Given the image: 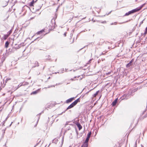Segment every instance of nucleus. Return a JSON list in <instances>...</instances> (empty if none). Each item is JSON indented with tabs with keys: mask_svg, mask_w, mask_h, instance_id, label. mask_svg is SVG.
<instances>
[{
	"mask_svg": "<svg viewBox=\"0 0 147 147\" xmlns=\"http://www.w3.org/2000/svg\"><path fill=\"white\" fill-rule=\"evenodd\" d=\"M80 102V98H78L70 104L67 108L66 110H68L73 108L76 105L78 102Z\"/></svg>",
	"mask_w": 147,
	"mask_h": 147,
	"instance_id": "nucleus-1",
	"label": "nucleus"
},
{
	"mask_svg": "<svg viewBox=\"0 0 147 147\" xmlns=\"http://www.w3.org/2000/svg\"><path fill=\"white\" fill-rule=\"evenodd\" d=\"M136 12H137V11L136 9H133V10H131V11H129L127 13H126L125 14L124 16H128L130 14H131L132 13H134Z\"/></svg>",
	"mask_w": 147,
	"mask_h": 147,
	"instance_id": "nucleus-2",
	"label": "nucleus"
},
{
	"mask_svg": "<svg viewBox=\"0 0 147 147\" xmlns=\"http://www.w3.org/2000/svg\"><path fill=\"white\" fill-rule=\"evenodd\" d=\"M75 99V97H72L69 98L66 101V103H68L71 102L73 100H74Z\"/></svg>",
	"mask_w": 147,
	"mask_h": 147,
	"instance_id": "nucleus-3",
	"label": "nucleus"
},
{
	"mask_svg": "<svg viewBox=\"0 0 147 147\" xmlns=\"http://www.w3.org/2000/svg\"><path fill=\"white\" fill-rule=\"evenodd\" d=\"M145 3H144L142 5H141L140 7H138L136 8V9L137 11H138L139 10H140L142 7H143L144 5H145Z\"/></svg>",
	"mask_w": 147,
	"mask_h": 147,
	"instance_id": "nucleus-4",
	"label": "nucleus"
},
{
	"mask_svg": "<svg viewBox=\"0 0 147 147\" xmlns=\"http://www.w3.org/2000/svg\"><path fill=\"white\" fill-rule=\"evenodd\" d=\"M123 97H124V98L125 99H127L130 97L129 94H125L123 96Z\"/></svg>",
	"mask_w": 147,
	"mask_h": 147,
	"instance_id": "nucleus-5",
	"label": "nucleus"
},
{
	"mask_svg": "<svg viewBox=\"0 0 147 147\" xmlns=\"http://www.w3.org/2000/svg\"><path fill=\"white\" fill-rule=\"evenodd\" d=\"M21 45H15V46L14 47V48L15 49H18L20 48L21 47Z\"/></svg>",
	"mask_w": 147,
	"mask_h": 147,
	"instance_id": "nucleus-6",
	"label": "nucleus"
},
{
	"mask_svg": "<svg viewBox=\"0 0 147 147\" xmlns=\"http://www.w3.org/2000/svg\"><path fill=\"white\" fill-rule=\"evenodd\" d=\"M117 99H115V100L112 102V104L113 106H114L115 105L117 102Z\"/></svg>",
	"mask_w": 147,
	"mask_h": 147,
	"instance_id": "nucleus-7",
	"label": "nucleus"
},
{
	"mask_svg": "<svg viewBox=\"0 0 147 147\" xmlns=\"http://www.w3.org/2000/svg\"><path fill=\"white\" fill-rule=\"evenodd\" d=\"M22 86V84H19L17 87H15V88L13 89V90L14 91L17 89L18 88L20 87L21 86Z\"/></svg>",
	"mask_w": 147,
	"mask_h": 147,
	"instance_id": "nucleus-8",
	"label": "nucleus"
},
{
	"mask_svg": "<svg viewBox=\"0 0 147 147\" xmlns=\"http://www.w3.org/2000/svg\"><path fill=\"white\" fill-rule=\"evenodd\" d=\"M77 125L78 127V128L79 130H80L81 129H82V127L80 123H77Z\"/></svg>",
	"mask_w": 147,
	"mask_h": 147,
	"instance_id": "nucleus-9",
	"label": "nucleus"
},
{
	"mask_svg": "<svg viewBox=\"0 0 147 147\" xmlns=\"http://www.w3.org/2000/svg\"><path fill=\"white\" fill-rule=\"evenodd\" d=\"M44 29L42 30H41L40 31L37 32L36 33V34H40L41 33H42V32H44Z\"/></svg>",
	"mask_w": 147,
	"mask_h": 147,
	"instance_id": "nucleus-10",
	"label": "nucleus"
},
{
	"mask_svg": "<svg viewBox=\"0 0 147 147\" xmlns=\"http://www.w3.org/2000/svg\"><path fill=\"white\" fill-rule=\"evenodd\" d=\"M88 146V143H84L82 146V147H87Z\"/></svg>",
	"mask_w": 147,
	"mask_h": 147,
	"instance_id": "nucleus-11",
	"label": "nucleus"
},
{
	"mask_svg": "<svg viewBox=\"0 0 147 147\" xmlns=\"http://www.w3.org/2000/svg\"><path fill=\"white\" fill-rule=\"evenodd\" d=\"M132 65V63L131 62H129V63H128L126 65V67H128Z\"/></svg>",
	"mask_w": 147,
	"mask_h": 147,
	"instance_id": "nucleus-12",
	"label": "nucleus"
},
{
	"mask_svg": "<svg viewBox=\"0 0 147 147\" xmlns=\"http://www.w3.org/2000/svg\"><path fill=\"white\" fill-rule=\"evenodd\" d=\"M91 134V132H89V133L87 135V137L90 138V137Z\"/></svg>",
	"mask_w": 147,
	"mask_h": 147,
	"instance_id": "nucleus-13",
	"label": "nucleus"
},
{
	"mask_svg": "<svg viewBox=\"0 0 147 147\" xmlns=\"http://www.w3.org/2000/svg\"><path fill=\"white\" fill-rule=\"evenodd\" d=\"M99 92V90L97 91L95 93H94V95H93V97H96V95L98 94Z\"/></svg>",
	"mask_w": 147,
	"mask_h": 147,
	"instance_id": "nucleus-14",
	"label": "nucleus"
},
{
	"mask_svg": "<svg viewBox=\"0 0 147 147\" xmlns=\"http://www.w3.org/2000/svg\"><path fill=\"white\" fill-rule=\"evenodd\" d=\"M34 3V1L33 0V1L30 3L29 5L30 6H33Z\"/></svg>",
	"mask_w": 147,
	"mask_h": 147,
	"instance_id": "nucleus-15",
	"label": "nucleus"
},
{
	"mask_svg": "<svg viewBox=\"0 0 147 147\" xmlns=\"http://www.w3.org/2000/svg\"><path fill=\"white\" fill-rule=\"evenodd\" d=\"M9 44V43L8 41H7L5 43V47L6 48H7Z\"/></svg>",
	"mask_w": 147,
	"mask_h": 147,
	"instance_id": "nucleus-16",
	"label": "nucleus"
},
{
	"mask_svg": "<svg viewBox=\"0 0 147 147\" xmlns=\"http://www.w3.org/2000/svg\"><path fill=\"white\" fill-rule=\"evenodd\" d=\"M6 57H2L1 61H2V63L5 60Z\"/></svg>",
	"mask_w": 147,
	"mask_h": 147,
	"instance_id": "nucleus-17",
	"label": "nucleus"
},
{
	"mask_svg": "<svg viewBox=\"0 0 147 147\" xmlns=\"http://www.w3.org/2000/svg\"><path fill=\"white\" fill-rule=\"evenodd\" d=\"M11 80V79L10 78H6V79H5V83H7V82L9 81V80Z\"/></svg>",
	"mask_w": 147,
	"mask_h": 147,
	"instance_id": "nucleus-18",
	"label": "nucleus"
},
{
	"mask_svg": "<svg viewBox=\"0 0 147 147\" xmlns=\"http://www.w3.org/2000/svg\"><path fill=\"white\" fill-rule=\"evenodd\" d=\"M38 90H36V91H34V92H32L31 93V94H36L37 93H38Z\"/></svg>",
	"mask_w": 147,
	"mask_h": 147,
	"instance_id": "nucleus-19",
	"label": "nucleus"
},
{
	"mask_svg": "<svg viewBox=\"0 0 147 147\" xmlns=\"http://www.w3.org/2000/svg\"><path fill=\"white\" fill-rule=\"evenodd\" d=\"M89 138L87 137L84 143H88V142L89 140Z\"/></svg>",
	"mask_w": 147,
	"mask_h": 147,
	"instance_id": "nucleus-20",
	"label": "nucleus"
},
{
	"mask_svg": "<svg viewBox=\"0 0 147 147\" xmlns=\"http://www.w3.org/2000/svg\"><path fill=\"white\" fill-rule=\"evenodd\" d=\"M12 32V30H10L8 32L7 35H8V36H9L10 34Z\"/></svg>",
	"mask_w": 147,
	"mask_h": 147,
	"instance_id": "nucleus-21",
	"label": "nucleus"
},
{
	"mask_svg": "<svg viewBox=\"0 0 147 147\" xmlns=\"http://www.w3.org/2000/svg\"><path fill=\"white\" fill-rule=\"evenodd\" d=\"M9 36L7 34L5 35L4 36V38L5 39H6Z\"/></svg>",
	"mask_w": 147,
	"mask_h": 147,
	"instance_id": "nucleus-22",
	"label": "nucleus"
},
{
	"mask_svg": "<svg viewBox=\"0 0 147 147\" xmlns=\"http://www.w3.org/2000/svg\"><path fill=\"white\" fill-rule=\"evenodd\" d=\"M145 34H147V27H146L145 29V32L144 33Z\"/></svg>",
	"mask_w": 147,
	"mask_h": 147,
	"instance_id": "nucleus-23",
	"label": "nucleus"
},
{
	"mask_svg": "<svg viewBox=\"0 0 147 147\" xmlns=\"http://www.w3.org/2000/svg\"><path fill=\"white\" fill-rule=\"evenodd\" d=\"M76 78V76H75L74 78H71L70 80H71L72 81H74L75 80L74 79L75 78Z\"/></svg>",
	"mask_w": 147,
	"mask_h": 147,
	"instance_id": "nucleus-24",
	"label": "nucleus"
},
{
	"mask_svg": "<svg viewBox=\"0 0 147 147\" xmlns=\"http://www.w3.org/2000/svg\"><path fill=\"white\" fill-rule=\"evenodd\" d=\"M111 71H110L108 73H106V74L108 76L110 74H111Z\"/></svg>",
	"mask_w": 147,
	"mask_h": 147,
	"instance_id": "nucleus-25",
	"label": "nucleus"
},
{
	"mask_svg": "<svg viewBox=\"0 0 147 147\" xmlns=\"http://www.w3.org/2000/svg\"><path fill=\"white\" fill-rule=\"evenodd\" d=\"M96 11H97L98 12V13H99V12L100 11V9L98 8H96Z\"/></svg>",
	"mask_w": 147,
	"mask_h": 147,
	"instance_id": "nucleus-26",
	"label": "nucleus"
},
{
	"mask_svg": "<svg viewBox=\"0 0 147 147\" xmlns=\"http://www.w3.org/2000/svg\"><path fill=\"white\" fill-rule=\"evenodd\" d=\"M46 57H47V58H46L47 59H50V56L49 55H48Z\"/></svg>",
	"mask_w": 147,
	"mask_h": 147,
	"instance_id": "nucleus-27",
	"label": "nucleus"
},
{
	"mask_svg": "<svg viewBox=\"0 0 147 147\" xmlns=\"http://www.w3.org/2000/svg\"><path fill=\"white\" fill-rule=\"evenodd\" d=\"M35 63V64H37V65H35V67L37 66H38V62H37V61Z\"/></svg>",
	"mask_w": 147,
	"mask_h": 147,
	"instance_id": "nucleus-28",
	"label": "nucleus"
},
{
	"mask_svg": "<svg viewBox=\"0 0 147 147\" xmlns=\"http://www.w3.org/2000/svg\"><path fill=\"white\" fill-rule=\"evenodd\" d=\"M117 24V22H115L114 23L111 24V25H113V24L116 25V24Z\"/></svg>",
	"mask_w": 147,
	"mask_h": 147,
	"instance_id": "nucleus-29",
	"label": "nucleus"
},
{
	"mask_svg": "<svg viewBox=\"0 0 147 147\" xmlns=\"http://www.w3.org/2000/svg\"><path fill=\"white\" fill-rule=\"evenodd\" d=\"M92 60V59H90L89 61H88V64H89V63H90V61Z\"/></svg>",
	"mask_w": 147,
	"mask_h": 147,
	"instance_id": "nucleus-30",
	"label": "nucleus"
},
{
	"mask_svg": "<svg viewBox=\"0 0 147 147\" xmlns=\"http://www.w3.org/2000/svg\"><path fill=\"white\" fill-rule=\"evenodd\" d=\"M101 23H106V22L105 21H104L102 22Z\"/></svg>",
	"mask_w": 147,
	"mask_h": 147,
	"instance_id": "nucleus-31",
	"label": "nucleus"
},
{
	"mask_svg": "<svg viewBox=\"0 0 147 147\" xmlns=\"http://www.w3.org/2000/svg\"><path fill=\"white\" fill-rule=\"evenodd\" d=\"M134 59H133L129 62H131V63H132L134 61Z\"/></svg>",
	"mask_w": 147,
	"mask_h": 147,
	"instance_id": "nucleus-32",
	"label": "nucleus"
},
{
	"mask_svg": "<svg viewBox=\"0 0 147 147\" xmlns=\"http://www.w3.org/2000/svg\"><path fill=\"white\" fill-rule=\"evenodd\" d=\"M41 6H40L39 8L37 9V10H39L41 8Z\"/></svg>",
	"mask_w": 147,
	"mask_h": 147,
	"instance_id": "nucleus-33",
	"label": "nucleus"
},
{
	"mask_svg": "<svg viewBox=\"0 0 147 147\" xmlns=\"http://www.w3.org/2000/svg\"><path fill=\"white\" fill-rule=\"evenodd\" d=\"M66 33H67L66 32H65L64 33V35L65 36L66 35Z\"/></svg>",
	"mask_w": 147,
	"mask_h": 147,
	"instance_id": "nucleus-34",
	"label": "nucleus"
},
{
	"mask_svg": "<svg viewBox=\"0 0 147 147\" xmlns=\"http://www.w3.org/2000/svg\"><path fill=\"white\" fill-rule=\"evenodd\" d=\"M63 137H62V143L63 142Z\"/></svg>",
	"mask_w": 147,
	"mask_h": 147,
	"instance_id": "nucleus-35",
	"label": "nucleus"
},
{
	"mask_svg": "<svg viewBox=\"0 0 147 147\" xmlns=\"http://www.w3.org/2000/svg\"><path fill=\"white\" fill-rule=\"evenodd\" d=\"M45 35V34H44V35H43V36H42L40 38H42V37H43V36H44V35Z\"/></svg>",
	"mask_w": 147,
	"mask_h": 147,
	"instance_id": "nucleus-36",
	"label": "nucleus"
},
{
	"mask_svg": "<svg viewBox=\"0 0 147 147\" xmlns=\"http://www.w3.org/2000/svg\"><path fill=\"white\" fill-rule=\"evenodd\" d=\"M39 38V37L37 38H36V39H35L34 40H36L38 38Z\"/></svg>",
	"mask_w": 147,
	"mask_h": 147,
	"instance_id": "nucleus-37",
	"label": "nucleus"
},
{
	"mask_svg": "<svg viewBox=\"0 0 147 147\" xmlns=\"http://www.w3.org/2000/svg\"><path fill=\"white\" fill-rule=\"evenodd\" d=\"M12 122L11 123V124H10V126L12 124Z\"/></svg>",
	"mask_w": 147,
	"mask_h": 147,
	"instance_id": "nucleus-38",
	"label": "nucleus"
},
{
	"mask_svg": "<svg viewBox=\"0 0 147 147\" xmlns=\"http://www.w3.org/2000/svg\"><path fill=\"white\" fill-rule=\"evenodd\" d=\"M142 23H143V21L141 23H140V24H142Z\"/></svg>",
	"mask_w": 147,
	"mask_h": 147,
	"instance_id": "nucleus-39",
	"label": "nucleus"
},
{
	"mask_svg": "<svg viewBox=\"0 0 147 147\" xmlns=\"http://www.w3.org/2000/svg\"><path fill=\"white\" fill-rule=\"evenodd\" d=\"M3 133H5V130H4L3 131Z\"/></svg>",
	"mask_w": 147,
	"mask_h": 147,
	"instance_id": "nucleus-40",
	"label": "nucleus"
},
{
	"mask_svg": "<svg viewBox=\"0 0 147 147\" xmlns=\"http://www.w3.org/2000/svg\"><path fill=\"white\" fill-rule=\"evenodd\" d=\"M50 77H49V78H48V79H50Z\"/></svg>",
	"mask_w": 147,
	"mask_h": 147,
	"instance_id": "nucleus-41",
	"label": "nucleus"
},
{
	"mask_svg": "<svg viewBox=\"0 0 147 147\" xmlns=\"http://www.w3.org/2000/svg\"><path fill=\"white\" fill-rule=\"evenodd\" d=\"M72 20V19L70 20L71 21V20Z\"/></svg>",
	"mask_w": 147,
	"mask_h": 147,
	"instance_id": "nucleus-42",
	"label": "nucleus"
},
{
	"mask_svg": "<svg viewBox=\"0 0 147 147\" xmlns=\"http://www.w3.org/2000/svg\"><path fill=\"white\" fill-rule=\"evenodd\" d=\"M37 116L38 117L39 115H37Z\"/></svg>",
	"mask_w": 147,
	"mask_h": 147,
	"instance_id": "nucleus-43",
	"label": "nucleus"
},
{
	"mask_svg": "<svg viewBox=\"0 0 147 147\" xmlns=\"http://www.w3.org/2000/svg\"><path fill=\"white\" fill-rule=\"evenodd\" d=\"M69 30V28L67 29V30Z\"/></svg>",
	"mask_w": 147,
	"mask_h": 147,
	"instance_id": "nucleus-44",
	"label": "nucleus"
},
{
	"mask_svg": "<svg viewBox=\"0 0 147 147\" xmlns=\"http://www.w3.org/2000/svg\"><path fill=\"white\" fill-rule=\"evenodd\" d=\"M65 71H67L65 69Z\"/></svg>",
	"mask_w": 147,
	"mask_h": 147,
	"instance_id": "nucleus-45",
	"label": "nucleus"
},
{
	"mask_svg": "<svg viewBox=\"0 0 147 147\" xmlns=\"http://www.w3.org/2000/svg\"><path fill=\"white\" fill-rule=\"evenodd\" d=\"M57 73H56H56H55V74H57Z\"/></svg>",
	"mask_w": 147,
	"mask_h": 147,
	"instance_id": "nucleus-46",
	"label": "nucleus"
},
{
	"mask_svg": "<svg viewBox=\"0 0 147 147\" xmlns=\"http://www.w3.org/2000/svg\"><path fill=\"white\" fill-rule=\"evenodd\" d=\"M59 0H58V1H59Z\"/></svg>",
	"mask_w": 147,
	"mask_h": 147,
	"instance_id": "nucleus-47",
	"label": "nucleus"
}]
</instances>
